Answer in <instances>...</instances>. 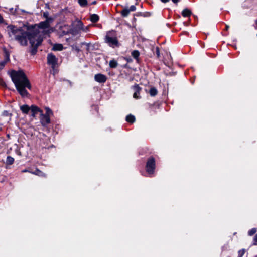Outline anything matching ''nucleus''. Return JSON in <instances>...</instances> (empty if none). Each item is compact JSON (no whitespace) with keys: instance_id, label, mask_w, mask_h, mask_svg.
Listing matches in <instances>:
<instances>
[{"instance_id":"obj_1","label":"nucleus","mask_w":257,"mask_h":257,"mask_svg":"<svg viewBox=\"0 0 257 257\" xmlns=\"http://www.w3.org/2000/svg\"><path fill=\"white\" fill-rule=\"evenodd\" d=\"M10 29L11 32L10 36H14L15 39L22 46H26L29 40L31 44L30 50L31 54L32 55L36 54L38 47L42 42V38L34 33H31L15 26H12Z\"/></svg>"},{"instance_id":"obj_2","label":"nucleus","mask_w":257,"mask_h":257,"mask_svg":"<svg viewBox=\"0 0 257 257\" xmlns=\"http://www.w3.org/2000/svg\"><path fill=\"white\" fill-rule=\"evenodd\" d=\"M11 77L19 94L22 97L27 96L28 92L26 90V88L30 89L31 86L24 72L13 70L11 73Z\"/></svg>"},{"instance_id":"obj_3","label":"nucleus","mask_w":257,"mask_h":257,"mask_svg":"<svg viewBox=\"0 0 257 257\" xmlns=\"http://www.w3.org/2000/svg\"><path fill=\"white\" fill-rule=\"evenodd\" d=\"M110 34V32L107 34L105 37L106 42L111 47H118L120 45L117 38L112 36Z\"/></svg>"},{"instance_id":"obj_4","label":"nucleus","mask_w":257,"mask_h":257,"mask_svg":"<svg viewBox=\"0 0 257 257\" xmlns=\"http://www.w3.org/2000/svg\"><path fill=\"white\" fill-rule=\"evenodd\" d=\"M146 171L149 174H152L155 169V160L154 158L150 157L147 162L146 165Z\"/></svg>"},{"instance_id":"obj_5","label":"nucleus","mask_w":257,"mask_h":257,"mask_svg":"<svg viewBox=\"0 0 257 257\" xmlns=\"http://www.w3.org/2000/svg\"><path fill=\"white\" fill-rule=\"evenodd\" d=\"M47 59V63L51 66L52 69H54L57 65L58 59L52 53L48 54Z\"/></svg>"},{"instance_id":"obj_6","label":"nucleus","mask_w":257,"mask_h":257,"mask_svg":"<svg viewBox=\"0 0 257 257\" xmlns=\"http://www.w3.org/2000/svg\"><path fill=\"white\" fill-rule=\"evenodd\" d=\"M40 116V120L43 126H46L50 122V118L49 116L44 114L43 112H41Z\"/></svg>"},{"instance_id":"obj_7","label":"nucleus","mask_w":257,"mask_h":257,"mask_svg":"<svg viewBox=\"0 0 257 257\" xmlns=\"http://www.w3.org/2000/svg\"><path fill=\"white\" fill-rule=\"evenodd\" d=\"M132 88L133 89L134 93L133 94V97L135 99H139L141 98L140 94V91L142 90V88L138 85H135L132 87Z\"/></svg>"},{"instance_id":"obj_8","label":"nucleus","mask_w":257,"mask_h":257,"mask_svg":"<svg viewBox=\"0 0 257 257\" xmlns=\"http://www.w3.org/2000/svg\"><path fill=\"white\" fill-rule=\"evenodd\" d=\"M94 80L99 83H105L107 80V77L105 75L98 73L94 76Z\"/></svg>"},{"instance_id":"obj_9","label":"nucleus","mask_w":257,"mask_h":257,"mask_svg":"<svg viewBox=\"0 0 257 257\" xmlns=\"http://www.w3.org/2000/svg\"><path fill=\"white\" fill-rule=\"evenodd\" d=\"M31 112L32 113V116L33 117H36V115L38 114H41V112H43L42 110H41L38 107L35 105H32L31 106Z\"/></svg>"},{"instance_id":"obj_10","label":"nucleus","mask_w":257,"mask_h":257,"mask_svg":"<svg viewBox=\"0 0 257 257\" xmlns=\"http://www.w3.org/2000/svg\"><path fill=\"white\" fill-rule=\"evenodd\" d=\"M39 28L41 29H48L50 27V23L48 20L41 22L39 24Z\"/></svg>"},{"instance_id":"obj_11","label":"nucleus","mask_w":257,"mask_h":257,"mask_svg":"<svg viewBox=\"0 0 257 257\" xmlns=\"http://www.w3.org/2000/svg\"><path fill=\"white\" fill-rule=\"evenodd\" d=\"M20 109L24 114H28L31 110V107L28 105H23L20 106Z\"/></svg>"},{"instance_id":"obj_12","label":"nucleus","mask_w":257,"mask_h":257,"mask_svg":"<svg viewBox=\"0 0 257 257\" xmlns=\"http://www.w3.org/2000/svg\"><path fill=\"white\" fill-rule=\"evenodd\" d=\"M30 172L33 174L36 175L40 177H46V174L38 169H36L34 171Z\"/></svg>"},{"instance_id":"obj_13","label":"nucleus","mask_w":257,"mask_h":257,"mask_svg":"<svg viewBox=\"0 0 257 257\" xmlns=\"http://www.w3.org/2000/svg\"><path fill=\"white\" fill-rule=\"evenodd\" d=\"M3 52L4 53V61L8 62L10 61V54L6 48H3Z\"/></svg>"},{"instance_id":"obj_14","label":"nucleus","mask_w":257,"mask_h":257,"mask_svg":"<svg viewBox=\"0 0 257 257\" xmlns=\"http://www.w3.org/2000/svg\"><path fill=\"white\" fill-rule=\"evenodd\" d=\"M52 49L54 51H61L63 49V46L61 44H55L54 45Z\"/></svg>"},{"instance_id":"obj_15","label":"nucleus","mask_w":257,"mask_h":257,"mask_svg":"<svg viewBox=\"0 0 257 257\" xmlns=\"http://www.w3.org/2000/svg\"><path fill=\"white\" fill-rule=\"evenodd\" d=\"M191 14V11L188 9H184L182 12V15L184 17H189Z\"/></svg>"},{"instance_id":"obj_16","label":"nucleus","mask_w":257,"mask_h":257,"mask_svg":"<svg viewBox=\"0 0 257 257\" xmlns=\"http://www.w3.org/2000/svg\"><path fill=\"white\" fill-rule=\"evenodd\" d=\"M125 120L127 122L133 123L135 121L136 119L134 115L129 114L126 117Z\"/></svg>"},{"instance_id":"obj_17","label":"nucleus","mask_w":257,"mask_h":257,"mask_svg":"<svg viewBox=\"0 0 257 257\" xmlns=\"http://www.w3.org/2000/svg\"><path fill=\"white\" fill-rule=\"evenodd\" d=\"M109 67L111 68H115L118 66L117 62L114 59L111 60L109 63Z\"/></svg>"},{"instance_id":"obj_18","label":"nucleus","mask_w":257,"mask_h":257,"mask_svg":"<svg viewBox=\"0 0 257 257\" xmlns=\"http://www.w3.org/2000/svg\"><path fill=\"white\" fill-rule=\"evenodd\" d=\"M130 12V10L127 8H125L121 11V14L122 17H126L129 15Z\"/></svg>"},{"instance_id":"obj_19","label":"nucleus","mask_w":257,"mask_h":257,"mask_svg":"<svg viewBox=\"0 0 257 257\" xmlns=\"http://www.w3.org/2000/svg\"><path fill=\"white\" fill-rule=\"evenodd\" d=\"M90 20L93 23L97 22L99 20V17L96 14H92L90 16Z\"/></svg>"},{"instance_id":"obj_20","label":"nucleus","mask_w":257,"mask_h":257,"mask_svg":"<svg viewBox=\"0 0 257 257\" xmlns=\"http://www.w3.org/2000/svg\"><path fill=\"white\" fill-rule=\"evenodd\" d=\"M14 159L10 156H8L6 159V164L7 165H12L14 163Z\"/></svg>"},{"instance_id":"obj_21","label":"nucleus","mask_w":257,"mask_h":257,"mask_svg":"<svg viewBox=\"0 0 257 257\" xmlns=\"http://www.w3.org/2000/svg\"><path fill=\"white\" fill-rule=\"evenodd\" d=\"M80 31L77 29L75 27H74L70 30V33L73 35H77L79 34Z\"/></svg>"},{"instance_id":"obj_22","label":"nucleus","mask_w":257,"mask_h":257,"mask_svg":"<svg viewBox=\"0 0 257 257\" xmlns=\"http://www.w3.org/2000/svg\"><path fill=\"white\" fill-rule=\"evenodd\" d=\"M157 93V90L155 87L151 88L149 91V93L151 96H155Z\"/></svg>"},{"instance_id":"obj_23","label":"nucleus","mask_w":257,"mask_h":257,"mask_svg":"<svg viewBox=\"0 0 257 257\" xmlns=\"http://www.w3.org/2000/svg\"><path fill=\"white\" fill-rule=\"evenodd\" d=\"M139 55H140V53L138 50H134L132 52V56L134 58H135L137 60H138V59L139 57Z\"/></svg>"},{"instance_id":"obj_24","label":"nucleus","mask_w":257,"mask_h":257,"mask_svg":"<svg viewBox=\"0 0 257 257\" xmlns=\"http://www.w3.org/2000/svg\"><path fill=\"white\" fill-rule=\"evenodd\" d=\"M75 27L79 31L83 30V24L82 22L80 21L77 22L76 25Z\"/></svg>"},{"instance_id":"obj_25","label":"nucleus","mask_w":257,"mask_h":257,"mask_svg":"<svg viewBox=\"0 0 257 257\" xmlns=\"http://www.w3.org/2000/svg\"><path fill=\"white\" fill-rule=\"evenodd\" d=\"M78 2L81 7H85L87 5V0H78Z\"/></svg>"},{"instance_id":"obj_26","label":"nucleus","mask_w":257,"mask_h":257,"mask_svg":"<svg viewBox=\"0 0 257 257\" xmlns=\"http://www.w3.org/2000/svg\"><path fill=\"white\" fill-rule=\"evenodd\" d=\"M256 231H257L256 229L255 228H253L248 231V234L249 236H252L253 234H254L256 232Z\"/></svg>"},{"instance_id":"obj_27","label":"nucleus","mask_w":257,"mask_h":257,"mask_svg":"<svg viewBox=\"0 0 257 257\" xmlns=\"http://www.w3.org/2000/svg\"><path fill=\"white\" fill-rule=\"evenodd\" d=\"M53 114V112H52V111L48 107H46V113L45 114V115H47V116H49L50 117V116L51 115H52Z\"/></svg>"},{"instance_id":"obj_28","label":"nucleus","mask_w":257,"mask_h":257,"mask_svg":"<svg viewBox=\"0 0 257 257\" xmlns=\"http://www.w3.org/2000/svg\"><path fill=\"white\" fill-rule=\"evenodd\" d=\"M238 256L242 257L245 253V250L244 249H241L238 251Z\"/></svg>"},{"instance_id":"obj_29","label":"nucleus","mask_w":257,"mask_h":257,"mask_svg":"<svg viewBox=\"0 0 257 257\" xmlns=\"http://www.w3.org/2000/svg\"><path fill=\"white\" fill-rule=\"evenodd\" d=\"M7 62L5 61L0 62V69H3Z\"/></svg>"},{"instance_id":"obj_30","label":"nucleus","mask_w":257,"mask_h":257,"mask_svg":"<svg viewBox=\"0 0 257 257\" xmlns=\"http://www.w3.org/2000/svg\"><path fill=\"white\" fill-rule=\"evenodd\" d=\"M156 52L157 58H159L160 55L159 48L158 47L156 48V52Z\"/></svg>"},{"instance_id":"obj_31","label":"nucleus","mask_w":257,"mask_h":257,"mask_svg":"<svg viewBox=\"0 0 257 257\" xmlns=\"http://www.w3.org/2000/svg\"><path fill=\"white\" fill-rule=\"evenodd\" d=\"M253 241V245H257V234L254 237Z\"/></svg>"},{"instance_id":"obj_32","label":"nucleus","mask_w":257,"mask_h":257,"mask_svg":"<svg viewBox=\"0 0 257 257\" xmlns=\"http://www.w3.org/2000/svg\"><path fill=\"white\" fill-rule=\"evenodd\" d=\"M136 7L134 5H132L130 8L128 9L129 10H130V12L132 11H135L136 10Z\"/></svg>"},{"instance_id":"obj_33","label":"nucleus","mask_w":257,"mask_h":257,"mask_svg":"<svg viewBox=\"0 0 257 257\" xmlns=\"http://www.w3.org/2000/svg\"><path fill=\"white\" fill-rule=\"evenodd\" d=\"M82 45H85L86 46H87V50L88 51L89 50V46L90 45V43H82Z\"/></svg>"},{"instance_id":"obj_34","label":"nucleus","mask_w":257,"mask_h":257,"mask_svg":"<svg viewBox=\"0 0 257 257\" xmlns=\"http://www.w3.org/2000/svg\"><path fill=\"white\" fill-rule=\"evenodd\" d=\"M3 115H4V116H8L9 115V113H8V111H5L3 112Z\"/></svg>"},{"instance_id":"obj_35","label":"nucleus","mask_w":257,"mask_h":257,"mask_svg":"<svg viewBox=\"0 0 257 257\" xmlns=\"http://www.w3.org/2000/svg\"><path fill=\"white\" fill-rule=\"evenodd\" d=\"M161 1L163 3H166L167 2H168L169 0H161Z\"/></svg>"},{"instance_id":"obj_36","label":"nucleus","mask_w":257,"mask_h":257,"mask_svg":"<svg viewBox=\"0 0 257 257\" xmlns=\"http://www.w3.org/2000/svg\"><path fill=\"white\" fill-rule=\"evenodd\" d=\"M172 1L175 3V4H177L178 2H179V0H172Z\"/></svg>"},{"instance_id":"obj_37","label":"nucleus","mask_w":257,"mask_h":257,"mask_svg":"<svg viewBox=\"0 0 257 257\" xmlns=\"http://www.w3.org/2000/svg\"><path fill=\"white\" fill-rule=\"evenodd\" d=\"M1 84L2 86H4V85H5V83L3 80H1Z\"/></svg>"},{"instance_id":"obj_38","label":"nucleus","mask_w":257,"mask_h":257,"mask_svg":"<svg viewBox=\"0 0 257 257\" xmlns=\"http://www.w3.org/2000/svg\"><path fill=\"white\" fill-rule=\"evenodd\" d=\"M88 27H86L85 29L83 28V30H82L84 31H87L88 30Z\"/></svg>"},{"instance_id":"obj_39","label":"nucleus","mask_w":257,"mask_h":257,"mask_svg":"<svg viewBox=\"0 0 257 257\" xmlns=\"http://www.w3.org/2000/svg\"><path fill=\"white\" fill-rule=\"evenodd\" d=\"M23 13H28V12H26V11H25L24 10H21Z\"/></svg>"},{"instance_id":"obj_40","label":"nucleus","mask_w":257,"mask_h":257,"mask_svg":"<svg viewBox=\"0 0 257 257\" xmlns=\"http://www.w3.org/2000/svg\"><path fill=\"white\" fill-rule=\"evenodd\" d=\"M75 50H76L77 52H79V51H80V49H79L78 48H77V47H76V48Z\"/></svg>"},{"instance_id":"obj_41","label":"nucleus","mask_w":257,"mask_h":257,"mask_svg":"<svg viewBox=\"0 0 257 257\" xmlns=\"http://www.w3.org/2000/svg\"><path fill=\"white\" fill-rule=\"evenodd\" d=\"M23 172H29L28 170H23L22 171Z\"/></svg>"},{"instance_id":"obj_42","label":"nucleus","mask_w":257,"mask_h":257,"mask_svg":"<svg viewBox=\"0 0 257 257\" xmlns=\"http://www.w3.org/2000/svg\"><path fill=\"white\" fill-rule=\"evenodd\" d=\"M229 28V26L226 25V30H227Z\"/></svg>"}]
</instances>
